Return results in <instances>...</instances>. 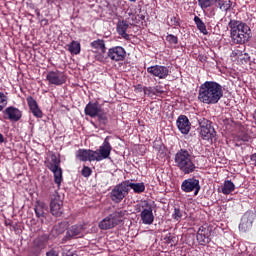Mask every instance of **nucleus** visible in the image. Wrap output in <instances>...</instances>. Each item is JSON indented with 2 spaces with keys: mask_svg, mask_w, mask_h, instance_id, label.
<instances>
[{
  "mask_svg": "<svg viewBox=\"0 0 256 256\" xmlns=\"http://www.w3.org/2000/svg\"><path fill=\"white\" fill-rule=\"evenodd\" d=\"M223 98V86L215 81H206L199 87L198 100L204 105H217Z\"/></svg>",
  "mask_w": 256,
  "mask_h": 256,
  "instance_id": "nucleus-1",
  "label": "nucleus"
},
{
  "mask_svg": "<svg viewBox=\"0 0 256 256\" xmlns=\"http://www.w3.org/2000/svg\"><path fill=\"white\" fill-rule=\"evenodd\" d=\"M233 43L243 45L251 39V28L247 23L239 20H230L228 23Z\"/></svg>",
  "mask_w": 256,
  "mask_h": 256,
  "instance_id": "nucleus-2",
  "label": "nucleus"
},
{
  "mask_svg": "<svg viewBox=\"0 0 256 256\" xmlns=\"http://www.w3.org/2000/svg\"><path fill=\"white\" fill-rule=\"evenodd\" d=\"M176 167L184 173V175H191L197 170L193 156L186 149H180L174 156Z\"/></svg>",
  "mask_w": 256,
  "mask_h": 256,
  "instance_id": "nucleus-3",
  "label": "nucleus"
},
{
  "mask_svg": "<svg viewBox=\"0 0 256 256\" xmlns=\"http://www.w3.org/2000/svg\"><path fill=\"white\" fill-rule=\"evenodd\" d=\"M46 167H48L49 171L53 172L54 182L56 185L61 187V183L63 182V169H61V159H59L57 155L53 154L50 161L47 162Z\"/></svg>",
  "mask_w": 256,
  "mask_h": 256,
  "instance_id": "nucleus-4",
  "label": "nucleus"
},
{
  "mask_svg": "<svg viewBox=\"0 0 256 256\" xmlns=\"http://www.w3.org/2000/svg\"><path fill=\"white\" fill-rule=\"evenodd\" d=\"M123 217H125V212L121 210L115 211L100 221L99 227L103 230L113 229V227H117L123 221Z\"/></svg>",
  "mask_w": 256,
  "mask_h": 256,
  "instance_id": "nucleus-5",
  "label": "nucleus"
},
{
  "mask_svg": "<svg viewBox=\"0 0 256 256\" xmlns=\"http://www.w3.org/2000/svg\"><path fill=\"white\" fill-rule=\"evenodd\" d=\"M137 212H140V219L143 225H153L155 216L153 215V208L149 202L144 201L138 205Z\"/></svg>",
  "mask_w": 256,
  "mask_h": 256,
  "instance_id": "nucleus-6",
  "label": "nucleus"
},
{
  "mask_svg": "<svg viewBox=\"0 0 256 256\" xmlns=\"http://www.w3.org/2000/svg\"><path fill=\"white\" fill-rule=\"evenodd\" d=\"M198 123L200 125V135L204 141H211L215 139L217 136V132L215 128L211 126V121L207 120L206 118H199Z\"/></svg>",
  "mask_w": 256,
  "mask_h": 256,
  "instance_id": "nucleus-7",
  "label": "nucleus"
},
{
  "mask_svg": "<svg viewBox=\"0 0 256 256\" xmlns=\"http://www.w3.org/2000/svg\"><path fill=\"white\" fill-rule=\"evenodd\" d=\"M198 5L201 9H209V7H213L216 5L220 11H229L233 5L231 0H198Z\"/></svg>",
  "mask_w": 256,
  "mask_h": 256,
  "instance_id": "nucleus-8",
  "label": "nucleus"
},
{
  "mask_svg": "<svg viewBox=\"0 0 256 256\" xmlns=\"http://www.w3.org/2000/svg\"><path fill=\"white\" fill-rule=\"evenodd\" d=\"M129 195V189L126 182H122L111 190L110 192V199L113 201V203H121L124 197H127Z\"/></svg>",
  "mask_w": 256,
  "mask_h": 256,
  "instance_id": "nucleus-9",
  "label": "nucleus"
},
{
  "mask_svg": "<svg viewBox=\"0 0 256 256\" xmlns=\"http://www.w3.org/2000/svg\"><path fill=\"white\" fill-rule=\"evenodd\" d=\"M111 139V136H107L102 145L99 147V149L94 151V156L96 158V161H103L105 159H109V156L111 155V151L113 147L111 146V143L109 140Z\"/></svg>",
  "mask_w": 256,
  "mask_h": 256,
  "instance_id": "nucleus-10",
  "label": "nucleus"
},
{
  "mask_svg": "<svg viewBox=\"0 0 256 256\" xmlns=\"http://www.w3.org/2000/svg\"><path fill=\"white\" fill-rule=\"evenodd\" d=\"M50 211L55 217H60L63 214V201L57 191L50 196Z\"/></svg>",
  "mask_w": 256,
  "mask_h": 256,
  "instance_id": "nucleus-11",
  "label": "nucleus"
},
{
  "mask_svg": "<svg viewBox=\"0 0 256 256\" xmlns=\"http://www.w3.org/2000/svg\"><path fill=\"white\" fill-rule=\"evenodd\" d=\"M181 190L184 191V193H193L194 191V195H199L201 185L199 184V180L195 178H188L182 182Z\"/></svg>",
  "mask_w": 256,
  "mask_h": 256,
  "instance_id": "nucleus-12",
  "label": "nucleus"
},
{
  "mask_svg": "<svg viewBox=\"0 0 256 256\" xmlns=\"http://www.w3.org/2000/svg\"><path fill=\"white\" fill-rule=\"evenodd\" d=\"M46 80L49 82V85L61 86L67 82V76L60 71H50L46 75Z\"/></svg>",
  "mask_w": 256,
  "mask_h": 256,
  "instance_id": "nucleus-13",
  "label": "nucleus"
},
{
  "mask_svg": "<svg viewBox=\"0 0 256 256\" xmlns=\"http://www.w3.org/2000/svg\"><path fill=\"white\" fill-rule=\"evenodd\" d=\"M147 73L152 75V77H157L158 79H167L169 77V67L163 65H154L147 68Z\"/></svg>",
  "mask_w": 256,
  "mask_h": 256,
  "instance_id": "nucleus-14",
  "label": "nucleus"
},
{
  "mask_svg": "<svg viewBox=\"0 0 256 256\" xmlns=\"http://www.w3.org/2000/svg\"><path fill=\"white\" fill-rule=\"evenodd\" d=\"M127 55L125 48L121 46H115L108 50L107 57L111 59V61H123Z\"/></svg>",
  "mask_w": 256,
  "mask_h": 256,
  "instance_id": "nucleus-15",
  "label": "nucleus"
},
{
  "mask_svg": "<svg viewBox=\"0 0 256 256\" xmlns=\"http://www.w3.org/2000/svg\"><path fill=\"white\" fill-rule=\"evenodd\" d=\"M4 118L8 119L9 121H14L17 123V121L21 120V117H23V113L18 108H15L13 106L7 107L4 111Z\"/></svg>",
  "mask_w": 256,
  "mask_h": 256,
  "instance_id": "nucleus-16",
  "label": "nucleus"
},
{
  "mask_svg": "<svg viewBox=\"0 0 256 256\" xmlns=\"http://www.w3.org/2000/svg\"><path fill=\"white\" fill-rule=\"evenodd\" d=\"M75 155L78 161H82V162L97 161L95 158V151L91 149H79L76 151Z\"/></svg>",
  "mask_w": 256,
  "mask_h": 256,
  "instance_id": "nucleus-17",
  "label": "nucleus"
},
{
  "mask_svg": "<svg viewBox=\"0 0 256 256\" xmlns=\"http://www.w3.org/2000/svg\"><path fill=\"white\" fill-rule=\"evenodd\" d=\"M251 227H253V214L252 212H246L241 218L239 231H242V233H247Z\"/></svg>",
  "mask_w": 256,
  "mask_h": 256,
  "instance_id": "nucleus-18",
  "label": "nucleus"
},
{
  "mask_svg": "<svg viewBox=\"0 0 256 256\" xmlns=\"http://www.w3.org/2000/svg\"><path fill=\"white\" fill-rule=\"evenodd\" d=\"M176 125L183 135H188L191 131V122H189V118L185 115H180L178 117Z\"/></svg>",
  "mask_w": 256,
  "mask_h": 256,
  "instance_id": "nucleus-19",
  "label": "nucleus"
},
{
  "mask_svg": "<svg viewBox=\"0 0 256 256\" xmlns=\"http://www.w3.org/2000/svg\"><path fill=\"white\" fill-rule=\"evenodd\" d=\"M197 241L200 245H207V243L211 242V231L207 227H200L197 231L196 235Z\"/></svg>",
  "mask_w": 256,
  "mask_h": 256,
  "instance_id": "nucleus-20",
  "label": "nucleus"
},
{
  "mask_svg": "<svg viewBox=\"0 0 256 256\" xmlns=\"http://www.w3.org/2000/svg\"><path fill=\"white\" fill-rule=\"evenodd\" d=\"M26 101H27L29 109L32 112V114L34 115V117L41 119L43 117V111H41V109L39 108L37 101L32 96H29L26 99Z\"/></svg>",
  "mask_w": 256,
  "mask_h": 256,
  "instance_id": "nucleus-21",
  "label": "nucleus"
},
{
  "mask_svg": "<svg viewBox=\"0 0 256 256\" xmlns=\"http://www.w3.org/2000/svg\"><path fill=\"white\" fill-rule=\"evenodd\" d=\"M117 33L121 36L122 39L129 41L131 37L127 34V30L129 29V23L126 20L119 21L117 24Z\"/></svg>",
  "mask_w": 256,
  "mask_h": 256,
  "instance_id": "nucleus-22",
  "label": "nucleus"
},
{
  "mask_svg": "<svg viewBox=\"0 0 256 256\" xmlns=\"http://www.w3.org/2000/svg\"><path fill=\"white\" fill-rule=\"evenodd\" d=\"M101 106L99 103H88L84 109L85 115H88V117H97L99 115V112L101 111Z\"/></svg>",
  "mask_w": 256,
  "mask_h": 256,
  "instance_id": "nucleus-23",
  "label": "nucleus"
},
{
  "mask_svg": "<svg viewBox=\"0 0 256 256\" xmlns=\"http://www.w3.org/2000/svg\"><path fill=\"white\" fill-rule=\"evenodd\" d=\"M34 211H35L36 217L38 218L45 217V211H47V204H45V202H42V201H37L35 204Z\"/></svg>",
  "mask_w": 256,
  "mask_h": 256,
  "instance_id": "nucleus-24",
  "label": "nucleus"
},
{
  "mask_svg": "<svg viewBox=\"0 0 256 256\" xmlns=\"http://www.w3.org/2000/svg\"><path fill=\"white\" fill-rule=\"evenodd\" d=\"M96 117L98 119V123H99L100 127H105V125H107V123H109L110 115H109L108 111L101 109Z\"/></svg>",
  "mask_w": 256,
  "mask_h": 256,
  "instance_id": "nucleus-25",
  "label": "nucleus"
},
{
  "mask_svg": "<svg viewBox=\"0 0 256 256\" xmlns=\"http://www.w3.org/2000/svg\"><path fill=\"white\" fill-rule=\"evenodd\" d=\"M90 47L100 53H106L107 47H105V40L97 39L90 43Z\"/></svg>",
  "mask_w": 256,
  "mask_h": 256,
  "instance_id": "nucleus-26",
  "label": "nucleus"
},
{
  "mask_svg": "<svg viewBox=\"0 0 256 256\" xmlns=\"http://www.w3.org/2000/svg\"><path fill=\"white\" fill-rule=\"evenodd\" d=\"M83 225H73L71 228L68 229L67 231V236L68 237H79L81 233H83Z\"/></svg>",
  "mask_w": 256,
  "mask_h": 256,
  "instance_id": "nucleus-27",
  "label": "nucleus"
},
{
  "mask_svg": "<svg viewBox=\"0 0 256 256\" xmlns=\"http://www.w3.org/2000/svg\"><path fill=\"white\" fill-rule=\"evenodd\" d=\"M125 183L128 185V189H133L134 193H143L145 191V183H133L129 181H125Z\"/></svg>",
  "mask_w": 256,
  "mask_h": 256,
  "instance_id": "nucleus-28",
  "label": "nucleus"
},
{
  "mask_svg": "<svg viewBox=\"0 0 256 256\" xmlns=\"http://www.w3.org/2000/svg\"><path fill=\"white\" fill-rule=\"evenodd\" d=\"M69 53L71 55H79L81 53V43L73 40L70 44L67 45Z\"/></svg>",
  "mask_w": 256,
  "mask_h": 256,
  "instance_id": "nucleus-29",
  "label": "nucleus"
},
{
  "mask_svg": "<svg viewBox=\"0 0 256 256\" xmlns=\"http://www.w3.org/2000/svg\"><path fill=\"white\" fill-rule=\"evenodd\" d=\"M233 191H235V184L231 182V180L224 181L221 193H223V195H231Z\"/></svg>",
  "mask_w": 256,
  "mask_h": 256,
  "instance_id": "nucleus-30",
  "label": "nucleus"
},
{
  "mask_svg": "<svg viewBox=\"0 0 256 256\" xmlns=\"http://www.w3.org/2000/svg\"><path fill=\"white\" fill-rule=\"evenodd\" d=\"M45 249V243L43 242V240L37 238L34 240V248L32 249L33 254H31V256H37L39 255V253H41V250Z\"/></svg>",
  "mask_w": 256,
  "mask_h": 256,
  "instance_id": "nucleus-31",
  "label": "nucleus"
},
{
  "mask_svg": "<svg viewBox=\"0 0 256 256\" xmlns=\"http://www.w3.org/2000/svg\"><path fill=\"white\" fill-rule=\"evenodd\" d=\"M194 23L197 27V29L200 31V33H203V35H207V26L205 25V22L199 18V16L194 17Z\"/></svg>",
  "mask_w": 256,
  "mask_h": 256,
  "instance_id": "nucleus-32",
  "label": "nucleus"
},
{
  "mask_svg": "<svg viewBox=\"0 0 256 256\" xmlns=\"http://www.w3.org/2000/svg\"><path fill=\"white\" fill-rule=\"evenodd\" d=\"M68 227H69V222L64 221L59 223V225L55 226V229L58 234H61V233H65V230L68 229Z\"/></svg>",
  "mask_w": 256,
  "mask_h": 256,
  "instance_id": "nucleus-33",
  "label": "nucleus"
},
{
  "mask_svg": "<svg viewBox=\"0 0 256 256\" xmlns=\"http://www.w3.org/2000/svg\"><path fill=\"white\" fill-rule=\"evenodd\" d=\"M8 98L5 93L0 92V113L5 107H7Z\"/></svg>",
  "mask_w": 256,
  "mask_h": 256,
  "instance_id": "nucleus-34",
  "label": "nucleus"
},
{
  "mask_svg": "<svg viewBox=\"0 0 256 256\" xmlns=\"http://www.w3.org/2000/svg\"><path fill=\"white\" fill-rule=\"evenodd\" d=\"M181 217H183V212L179 208H174V212L172 214V219L175 221H181Z\"/></svg>",
  "mask_w": 256,
  "mask_h": 256,
  "instance_id": "nucleus-35",
  "label": "nucleus"
},
{
  "mask_svg": "<svg viewBox=\"0 0 256 256\" xmlns=\"http://www.w3.org/2000/svg\"><path fill=\"white\" fill-rule=\"evenodd\" d=\"M166 41H168V43H170V45H177L179 43V39L177 38V36H175L173 34H168L166 36Z\"/></svg>",
  "mask_w": 256,
  "mask_h": 256,
  "instance_id": "nucleus-36",
  "label": "nucleus"
},
{
  "mask_svg": "<svg viewBox=\"0 0 256 256\" xmlns=\"http://www.w3.org/2000/svg\"><path fill=\"white\" fill-rule=\"evenodd\" d=\"M92 170L88 166H84L82 169L83 177H91Z\"/></svg>",
  "mask_w": 256,
  "mask_h": 256,
  "instance_id": "nucleus-37",
  "label": "nucleus"
},
{
  "mask_svg": "<svg viewBox=\"0 0 256 256\" xmlns=\"http://www.w3.org/2000/svg\"><path fill=\"white\" fill-rule=\"evenodd\" d=\"M144 94L145 95H155V89L153 87H145Z\"/></svg>",
  "mask_w": 256,
  "mask_h": 256,
  "instance_id": "nucleus-38",
  "label": "nucleus"
},
{
  "mask_svg": "<svg viewBox=\"0 0 256 256\" xmlns=\"http://www.w3.org/2000/svg\"><path fill=\"white\" fill-rule=\"evenodd\" d=\"M105 53L100 52V54H97L95 56L96 61H99L100 63L105 62V56H103Z\"/></svg>",
  "mask_w": 256,
  "mask_h": 256,
  "instance_id": "nucleus-39",
  "label": "nucleus"
},
{
  "mask_svg": "<svg viewBox=\"0 0 256 256\" xmlns=\"http://www.w3.org/2000/svg\"><path fill=\"white\" fill-rule=\"evenodd\" d=\"M206 16L210 19H213L215 17V8H211L206 12Z\"/></svg>",
  "mask_w": 256,
  "mask_h": 256,
  "instance_id": "nucleus-40",
  "label": "nucleus"
},
{
  "mask_svg": "<svg viewBox=\"0 0 256 256\" xmlns=\"http://www.w3.org/2000/svg\"><path fill=\"white\" fill-rule=\"evenodd\" d=\"M240 141L249 142L251 141V136H249L248 134H242L240 136Z\"/></svg>",
  "mask_w": 256,
  "mask_h": 256,
  "instance_id": "nucleus-41",
  "label": "nucleus"
},
{
  "mask_svg": "<svg viewBox=\"0 0 256 256\" xmlns=\"http://www.w3.org/2000/svg\"><path fill=\"white\" fill-rule=\"evenodd\" d=\"M153 89H154V95H161V93H163L161 86H156Z\"/></svg>",
  "mask_w": 256,
  "mask_h": 256,
  "instance_id": "nucleus-42",
  "label": "nucleus"
},
{
  "mask_svg": "<svg viewBox=\"0 0 256 256\" xmlns=\"http://www.w3.org/2000/svg\"><path fill=\"white\" fill-rule=\"evenodd\" d=\"M170 21L174 27H179V20L176 17H172Z\"/></svg>",
  "mask_w": 256,
  "mask_h": 256,
  "instance_id": "nucleus-43",
  "label": "nucleus"
},
{
  "mask_svg": "<svg viewBox=\"0 0 256 256\" xmlns=\"http://www.w3.org/2000/svg\"><path fill=\"white\" fill-rule=\"evenodd\" d=\"M135 93H143L145 91V88L143 86H134Z\"/></svg>",
  "mask_w": 256,
  "mask_h": 256,
  "instance_id": "nucleus-44",
  "label": "nucleus"
},
{
  "mask_svg": "<svg viewBox=\"0 0 256 256\" xmlns=\"http://www.w3.org/2000/svg\"><path fill=\"white\" fill-rule=\"evenodd\" d=\"M46 256H59V254L55 250H50L46 253Z\"/></svg>",
  "mask_w": 256,
  "mask_h": 256,
  "instance_id": "nucleus-45",
  "label": "nucleus"
},
{
  "mask_svg": "<svg viewBox=\"0 0 256 256\" xmlns=\"http://www.w3.org/2000/svg\"><path fill=\"white\" fill-rule=\"evenodd\" d=\"M65 256H78L77 252H68Z\"/></svg>",
  "mask_w": 256,
  "mask_h": 256,
  "instance_id": "nucleus-46",
  "label": "nucleus"
},
{
  "mask_svg": "<svg viewBox=\"0 0 256 256\" xmlns=\"http://www.w3.org/2000/svg\"><path fill=\"white\" fill-rule=\"evenodd\" d=\"M0 143H5V137L0 133Z\"/></svg>",
  "mask_w": 256,
  "mask_h": 256,
  "instance_id": "nucleus-47",
  "label": "nucleus"
},
{
  "mask_svg": "<svg viewBox=\"0 0 256 256\" xmlns=\"http://www.w3.org/2000/svg\"><path fill=\"white\" fill-rule=\"evenodd\" d=\"M129 1H131L132 3H135V1H137V0H129Z\"/></svg>",
  "mask_w": 256,
  "mask_h": 256,
  "instance_id": "nucleus-48",
  "label": "nucleus"
}]
</instances>
